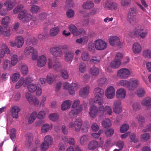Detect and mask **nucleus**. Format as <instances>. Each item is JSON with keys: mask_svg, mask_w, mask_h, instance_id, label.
<instances>
[{"mask_svg": "<svg viewBox=\"0 0 151 151\" xmlns=\"http://www.w3.org/2000/svg\"><path fill=\"white\" fill-rule=\"evenodd\" d=\"M129 128V126L127 124H123L120 128V131L122 133H124L128 130Z\"/></svg>", "mask_w": 151, "mask_h": 151, "instance_id": "nucleus-47", "label": "nucleus"}, {"mask_svg": "<svg viewBox=\"0 0 151 151\" xmlns=\"http://www.w3.org/2000/svg\"><path fill=\"white\" fill-rule=\"evenodd\" d=\"M26 139L27 140L25 142V147L26 148L30 149L33 146V144L31 141V136L30 135H28Z\"/></svg>", "mask_w": 151, "mask_h": 151, "instance_id": "nucleus-27", "label": "nucleus"}, {"mask_svg": "<svg viewBox=\"0 0 151 151\" xmlns=\"http://www.w3.org/2000/svg\"><path fill=\"white\" fill-rule=\"evenodd\" d=\"M37 113L36 111H34L31 114L29 119L28 122L30 124L32 123L37 117Z\"/></svg>", "mask_w": 151, "mask_h": 151, "instance_id": "nucleus-42", "label": "nucleus"}, {"mask_svg": "<svg viewBox=\"0 0 151 151\" xmlns=\"http://www.w3.org/2000/svg\"><path fill=\"white\" fill-rule=\"evenodd\" d=\"M74 14V11L72 9H68L66 12V15L67 17L70 18L73 17Z\"/></svg>", "mask_w": 151, "mask_h": 151, "instance_id": "nucleus-60", "label": "nucleus"}, {"mask_svg": "<svg viewBox=\"0 0 151 151\" xmlns=\"http://www.w3.org/2000/svg\"><path fill=\"white\" fill-rule=\"evenodd\" d=\"M98 109L97 107L94 105H92L91 107L89 114L91 117L95 118L97 114Z\"/></svg>", "mask_w": 151, "mask_h": 151, "instance_id": "nucleus-17", "label": "nucleus"}, {"mask_svg": "<svg viewBox=\"0 0 151 151\" xmlns=\"http://www.w3.org/2000/svg\"><path fill=\"white\" fill-rule=\"evenodd\" d=\"M94 92L95 94L96 95L94 99V102H97L98 101V100H99L100 101V103L102 102L103 99L102 97L104 95V90L98 87L94 89Z\"/></svg>", "mask_w": 151, "mask_h": 151, "instance_id": "nucleus-3", "label": "nucleus"}, {"mask_svg": "<svg viewBox=\"0 0 151 151\" xmlns=\"http://www.w3.org/2000/svg\"><path fill=\"white\" fill-rule=\"evenodd\" d=\"M50 128V126L48 124H44L42 127L41 131L43 133H45L48 131Z\"/></svg>", "mask_w": 151, "mask_h": 151, "instance_id": "nucleus-56", "label": "nucleus"}, {"mask_svg": "<svg viewBox=\"0 0 151 151\" xmlns=\"http://www.w3.org/2000/svg\"><path fill=\"white\" fill-rule=\"evenodd\" d=\"M145 93V90L142 88H139L137 91V95L140 97L143 96Z\"/></svg>", "mask_w": 151, "mask_h": 151, "instance_id": "nucleus-50", "label": "nucleus"}, {"mask_svg": "<svg viewBox=\"0 0 151 151\" xmlns=\"http://www.w3.org/2000/svg\"><path fill=\"white\" fill-rule=\"evenodd\" d=\"M81 58L83 60L86 61H88L90 58L88 53L87 52H85L82 53Z\"/></svg>", "mask_w": 151, "mask_h": 151, "instance_id": "nucleus-49", "label": "nucleus"}, {"mask_svg": "<svg viewBox=\"0 0 151 151\" xmlns=\"http://www.w3.org/2000/svg\"><path fill=\"white\" fill-rule=\"evenodd\" d=\"M52 139L50 136H46L44 138V142L49 145L52 144Z\"/></svg>", "mask_w": 151, "mask_h": 151, "instance_id": "nucleus-41", "label": "nucleus"}, {"mask_svg": "<svg viewBox=\"0 0 151 151\" xmlns=\"http://www.w3.org/2000/svg\"><path fill=\"white\" fill-rule=\"evenodd\" d=\"M117 4L114 2H107L105 4V8L109 9L114 10L116 9Z\"/></svg>", "mask_w": 151, "mask_h": 151, "instance_id": "nucleus-22", "label": "nucleus"}, {"mask_svg": "<svg viewBox=\"0 0 151 151\" xmlns=\"http://www.w3.org/2000/svg\"><path fill=\"white\" fill-rule=\"evenodd\" d=\"M16 3V0H6L4 5L7 8L8 10H11Z\"/></svg>", "mask_w": 151, "mask_h": 151, "instance_id": "nucleus-13", "label": "nucleus"}, {"mask_svg": "<svg viewBox=\"0 0 151 151\" xmlns=\"http://www.w3.org/2000/svg\"><path fill=\"white\" fill-rule=\"evenodd\" d=\"M32 16L27 13V10H24L19 12L18 15V19L22 22L27 26H32L34 24L33 22H30L32 19Z\"/></svg>", "mask_w": 151, "mask_h": 151, "instance_id": "nucleus-1", "label": "nucleus"}, {"mask_svg": "<svg viewBox=\"0 0 151 151\" xmlns=\"http://www.w3.org/2000/svg\"><path fill=\"white\" fill-rule=\"evenodd\" d=\"M138 81L137 80H133L131 82H129L127 88L129 90H134L138 86Z\"/></svg>", "mask_w": 151, "mask_h": 151, "instance_id": "nucleus-14", "label": "nucleus"}, {"mask_svg": "<svg viewBox=\"0 0 151 151\" xmlns=\"http://www.w3.org/2000/svg\"><path fill=\"white\" fill-rule=\"evenodd\" d=\"M60 30L58 27H54L51 29L49 32L50 35L52 37L56 36L59 33Z\"/></svg>", "mask_w": 151, "mask_h": 151, "instance_id": "nucleus-29", "label": "nucleus"}, {"mask_svg": "<svg viewBox=\"0 0 151 151\" xmlns=\"http://www.w3.org/2000/svg\"><path fill=\"white\" fill-rule=\"evenodd\" d=\"M130 72L126 68H123L119 70L117 72V75L123 78H126L130 75Z\"/></svg>", "mask_w": 151, "mask_h": 151, "instance_id": "nucleus-8", "label": "nucleus"}, {"mask_svg": "<svg viewBox=\"0 0 151 151\" xmlns=\"http://www.w3.org/2000/svg\"><path fill=\"white\" fill-rule=\"evenodd\" d=\"M98 101L97 102H94L96 103H98V104L99 105V111L101 112L102 113H103L104 111L105 110V109L104 108V106L103 105H102L103 103H104L103 100V99L102 102L101 103H100V101L99 100H98Z\"/></svg>", "mask_w": 151, "mask_h": 151, "instance_id": "nucleus-51", "label": "nucleus"}, {"mask_svg": "<svg viewBox=\"0 0 151 151\" xmlns=\"http://www.w3.org/2000/svg\"><path fill=\"white\" fill-rule=\"evenodd\" d=\"M121 63V62L119 61H117L115 60L112 61L110 63L111 67L114 68H116L120 66Z\"/></svg>", "mask_w": 151, "mask_h": 151, "instance_id": "nucleus-33", "label": "nucleus"}, {"mask_svg": "<svg viewBox=\"0 0 151 151\" xmlns=\"http://www.w3.org/2000/svg\"><path fill=\"white\" fill-rule=\"evenodd\" d=\"M15 42L17 47L20 48L23 45L24 43V40L22 36H18L16 38Z\"/></svg>", "mask_w": 151, "mask_h": 151, "instance_id": "nucleus-21", "label": "nucleus"}, {"mask_svg": "<svg viewBox=\"0 0 151 151\" xmlns=\"http://www.w3.org/2000/svg\"><path fill=\"white\" fill-rule=\"evenodd\" d=\"M94 4L91 1L85 2L82 5V7L84 9H90L94 6Z\"/></svg>", "mask_w": 151, "mask_h": 151, "instance_id": "nucleus-24", "label": "nucleus"}, {"mask_svg": "<svg viewBox=\"0 0 151 151\" xmlns=\"http://www.w3.org/2000/svg\"><path fill=\"white\" fill-rule=\"evenodd\" d=\"M11 34L10 29L4 28L2 25L0 26V35L3 34L5 36H9Z\"/></svg>", "mask_w": 151, "mask_h": 151, "instance_id": "nucleus-16", "label": "nucleus"}, {"mask_svg": "<svg viewBox=\"0 0 151 151\" xmlns=\"http://www.w3.org/2000/svg\"><path fill=\"white\" fill-rule=\"evenodd\" d=\"M46 81L49 84H51L53 83L54 79L51 74L49 73L47 76Z\"/></svg>", "mask_w": 151, "mask_h": 151, "instance_id": "nucleus-54", "label": "nucleus"}, {"mask_svg": "<svg viewBox=\"0 0 151 151\" xmlns=\"http://www.w3.org/2000/svg\"><path fill=\"white\" fill-rule=\"evenodd\" d=\"M132 49L134 53L135 54L139 53L142 50L141 46L137 42L135 43L133 45Z\"/></svg>", "mask_w": 151, "mask_h": 151, "instance_id": "nucleus-19", "label": "nucleus"}, {"mask_svg": "<svg viewBox=\"0 0 151 151\" xmlns=\"http://www.w3.org/2000/svg\"><path fill=\"white\" fill-rule=\"evenodd\" d=\"M137 13V11L135 8L132 7L131 8L129 11L128 16H134V14H136Z\"/></svg>", "mask_w": 151, "mask_h": 151, "instance_id": "nucleus-53", "label": "nucleus"}, {"mask_svg": "<svg viewBox=\"0 0 151 151\" xmlns=\"http://www.w3.org/2000/svg\"><path fill=\"white\" fill-rule=\"evenodd\" d=\"M32 81V77L29 76H28L25 79L22 78L17 82L16 85V88H19L22 86H23L24 87H26L30 84L29 83H31Z\"/></svg>", "mask_w": 151, "mask_h": 151, "instance_id": "nucleus-2", "label": "nucleus"}, {"mask_svg": "<svg viewBox=\"0 0 151 151\" xmlns=\"http://www.w3.org/2000/svg\"><path fill=\"white\" fill-rule=\"evenodd\" d=\"M142 104L143 106H148L151 105V98H146L142 101Z\"/></svg>", "mask_w": 151, "mask_h": 151, "instance_id": "nucleus-37", "label": "nucleus"}, {"mask_svg": "<svg viewBox=\"0 0 151 151\" xmlns=\"http://www.w3.org/2000/svg\"><path fill=\"white\" fill-rule=\"evenodd\" d=\"M27 86L29 91L31 93L34 92L37 89V85L34 84H30Z\"/></svg>", "mask_w": 151, "mask_h": 151, "instance_id": "nucleus-35", "label": "nucleus"}, {"mask_svg": "<svg viewBox=\"0 0 151 151\" xmlns=\"http://www.w3.org/2000/svg\"><path fill=\"white\" fill-rule=\"evenodd\" d=\"M24 52L27 55H31L32 56V59L36 60L38 56L37 51L34 49L33 47L30 46L26 48Z\"/></svg>", "mask_w": 151, "mask_h": 151, "instance_id": "nucleus-5", "label": "nucleus"}, {"mask_svg": "<svg viewBox=\"0 0 151 151\" xmlns=\"http://www.w3.org/2000/svg\"><path fill=\"white\" fill-rule=\"evenodd\" d=\"M29 102L30 104H34V105H38L39 103V101L37 98H32Z\"/></svg>", "mask_w": 151, "mask_h": 151, "instance_id": "nucleus-64", "label": "nucleus"}, {"mask_svg": "<svg viewBox=\"0 0 151 151\" xmlns=\"http://www.w3.org/2000/svg\"><path fill=\"white\" fill-rule=\"evenodd\" d=\"M116 96L119 99H124L126 96L125 90L123 88L118 89L116 92Z\"/></svg>", "mask_w": 151, "mask_h": 151, "instance_id": "nucleus-18", "label": "nucleus"}, {"mask_svg": "<svg viewBox=\"0 0 151 151\" xmlns=\"http://www.w3.org/2000/svg\"><path fill=\"white\" fill-rule=\"evenodd\" d=\"M113 110L114 112L116 114H119L122 111V106L117 107L115 106V107H113Z\"/></svg>", "mask_w": 151, "mask_h": 151, "instance_id": "nucleus-63", "label": "nucleus"}, {"mask_svg": "<svg viewBox=\"0 0 151 151\" xmlns=\"http://www.w3.org/2000/svg\"><path fill=\"white\" fill-rule=\"evenodd\" d=\"M127 20L132 25H134L137 23L136 19L133 16H127Z\"/></svg>", "mask_w": 151, "mask_h": 151, "instance_id": "nucleus-36", "label": "nucleus"}, {"mask_svg": "<svg viewBox=\"0 0 151 151\" xmlns=\"http://www.w3.org/2000/svg\"><path fill=\"white\" fill-rule=\"evenodd\" d=\"M82 124V121L81 119H76L74 123L70 122L68 124V127L69 128H73L74 127L75 130L76 131H79L80 130Z\"/></svg>", "mask_w": 151, "mask_h": 151, "instance_id": "nucleus-4", "label": "nucleus"}, {"mask_svg": "<svg viewBox=\"0 0 151 151\" xmlns=\"http://www.w3.org/2000/svg\"><path fill=\"white\" fill-rule=\"evenodd\" d=\"M71 106V101L69 100L66 101L61 105V108L62 110L65 111L70 108Z\"/></svg>", "mask_w": 151, "mask_h": 151, "instance_id": "nucleus-25", "label": "nucleus"}, {"mask_svg": "<svg viewBox=\"0 0 151 151\" xmlns=\"http://www.w3.org/2000/svg\"><path fill=\"white\" fill-rule=\"evenodd\" d=\"M136 30V36L139 37L141 38H145L147 35V32H143V30L141 29H137Z\"/></svg>", "mask_w": 151, "mask_h": 151, "instance_id": "nucleus-26", "label": "nucleus"}, {"mask_svg": "<svg viewBox=\"0 0 151 151\" xmlns=\"http://www.w3.org/2000/svg\"><path fill=\"white\" fill-rule=\"evenodd\" d=\"M88 140V136L86 135H84L81 137L80 142L81 145H83Z\"/></svg>", "mask_w": 151, "mask_h": 151, "instance_id": "nucleus-46", "label": "nucleus"}, {"mask_svg": "<svg viewBox=\"0 0 151 151\" xmlns=\"http://www.w3.org/2000/svg\"><path fill=\"white\" fill-rule=\"evenodd\" d=\"M50 51L51 54L55 57H60L63 55L61 49L58 47H55L50 48Z\"/></svg>", "mask_w": 151, "mask_h": 151, "instance_id": "nucleus-7", "label": "nucleus"}, {"mask_svg": "<svg viewBox=\"0 0 151 151\" xmlns=\"http://www.w3.org/2000/svg\"><path fill=\"white\" fill-rule=\"evenodd\" d=\"M49 117L50 120L56 121L58 120L59 116L56 113H53L50 114L49 115Z\"/></svg>", "mask_w": 151, "mask_h": 151, "instance_id": "nucleus-45", "label": "nucleus"}, {"mask_svg": "<svg viewBox=\"0 0 151 151\" xmlns=\"http://www.w3.org/2000/svg\"><path fill=\"white\" fill-rule=\"evenodd\" d=\"M69 29L73 35H76L79 34L78 32L76 27L74 25H70L69 27Z\"/></svg>", "mask_w": 151, "mask_h": 151, "instance_id": "nucleus-34", "label": "nucleus"}, {"mask_svg": "<svg viewBox=\"0 0 151 151\" xmlns=\"http://www.w3.org/2000/svg\"><path fill=\"white\" fill-rule=\"evenodd\" d=\"M10 20V18L8 17H5L2 19L1 24L4 28L10 29L8 25L9 23Z\"/></svg>", "mask_w": 151, "mask_h": 151, "instance_id": "nucleus-23", "label": "nucleus"}, {"mask_svg": "<svg viewBox=\"0 0 151 151\" xmlns=\"http://www.w3.org/2000/svg\"><path fill=\"white\" fill-rule=\"evenodd\" d=\"M105 93L108 99L113 98L115 95V90L113 87L112 86L109 87L106 91Z\"/></svg>", "mask_w": 151, "mask_h": 151, "instance_id": "nucleus-10", "label": "nucleus"}, {"mask_svg": "<svg viewBox=\"0 0 151 151\" xmlns=\"http://www.w3.org/2000/svg\"><path fill=\"white\" fill-rule=\"evenodd\" d=\"M47 60L46 57L44 55L39 56L37 60V65L41 68L44 66L46 64Z\"/></svg>", "mask_w": 151, "mask_h": 151, "instance_id": "nucleus-12", "label": "nucleus"}, {"mask_svg": "<svg viewBox=\"0 0 151 151\" xmlns=\"http://www.w3.org/2000/svg\"><path fill=\"white\" fill-rule=\"evenodd\" d=\"M40 9V7L36 5H33L30 9L31 11L33 13H36L39 12Z\"/></svg>", "mask_w": 151, "mask_h": 151, "instance_id": "nucleus-48", "label": "nucleus"}, {"mask_svg": "<svg viewBox=\"0 0 151 151\" xmlns=\"http://www.w3.org/2000/svg\"><path fill=\"white\" fill-rule=\"evenodd\" d=\"M61 76L65 79H67L69 77V75L67 70L63 69L60 71Z\"/></svg>", "mask_w": 151, "mask_h": 151, "instance_id": "nucleus-38", "label": "nucleus"}, {"mask_svg": "<svg viewBox=\"0 0 151 151\" xmlns=\"http://www.w3.org/2000/svg\"><path fill=\"white\" fill-rule=\"evenodd\" d=\"M150 138L149 133H145L141 136V138L142 141H145L148 140Z\"/></svg>", "mask_w": 151, "mask_h": 151, "instance_id": "nucleus-55", "label": "nucleus"}, {"mask_svg": "<svg viewBox=\"0 0 151 151\" xmlns=\"http://www.w3.org/2000/svg\"><path fill=\"white\" fill-rule=\"evenodd\" d=\"M70 88V86L69 85L68 83H66L64 84V89L68 90L69 93L70 94L73 95L74 94V90H71Z\"/></svg>", "mask_w": 151, "mask_h": 151, "instance_id": "nucleus-39", "label": "nucleus"}, {"mask_svg": "<svg viewBox=\"0 0 151 151\" xmlns=\"http://www.w3.org/2000/svg\"><path fill=\"white\" fill-rule=\"evenodd\" d=\"M143 55L145 57L151 58V50H146L143 52Z\"/></svg>", "mask_w": 151, "mask_h": 151, "instance_id": "nucleus-59", "label": "nucleus"}, {"mask_svg": "<svg viewBox=\"0 0 151 151\" xmlns=\"http://www.w3.org/2000/svg\"><path fill=\"white\" fill-rule=\"evenodd\" d=\"M55 64L53 65V69L56 71H59L61 69L62 66L61 63L58 61H54Z\"/></svg>", "mask_w": 151, "mask_h": 151, "instance_id": "nucleus-31", "label": "nucleus"}, {"mask_svg": "<svg viewBox=\"0 0 151 151\" xmlns=\"http://www.w3.org/2000/svg\"><path fill=\"white\" fill-rule=\"evenodd\" d=\"M95 48L97 50H103L107 47L106 43L101 39L97 40L95 42Z\"/></svg>", "mask_w": 151, "mask_h": 151, "instance_id": "nucleus-6", "label": "nucleus"}, {"mask_svg": "<svg viewBox=\"0 0 151 151\" xmlns=\"http://www.w3.org/2000/svg\"><path fill=\"white\" fill-rule=\"evenodd\" d=\"M109 42L110 45L113 46L121 47L122 46L119 39L116 36L111 37L109 40Z\"/></svg>", "mask_w": 151, "mask_h": 151, "instance_id": "nucleus-9", "label": "nucleus"}, {"mask_svg": "<svg viewBox=\"0 0 151 151\" xmlns=\"http://www.w3.org/2000/svg\"><path fill=\"white\" fill-rule=\"evenodd\" d=\"M104 132L107 137H109L113 135L114 133V130L112 128L109 129L104 131Z\"/></svg>", "mask_w": 151, "mask_h": 151, "instance_id": "nucleus-43", "label": "nucleus"}, {"mask_svg": "<svg viewBox=\"0 0 151 151\" xmlns=\"http://www.w3.org/2000/svg\"><path fill=\"white\" fill-rule=\"evenodd\" d=\"M47 14L45 12H42L40 13L39 15V18L40 20H44L46 18Z\"/></svg>", "mask_w": 151, "mask_h": 151, "instance_id": "nucleus-62", "label": "nucleus"}, {"mask_svg": "<svg viewBox=\"0 0 151 151\" xmlns=\"http://www.w3.org/2000/svg\"><path fill=\"white\" fill-rule=\"evenodd\" d=\"M20 111V109L17 106H15L12 108L11 113L13 118L16 119L18 117V112Z\"/></svg>", "mask_w": 151, "mask_h": 151, "instance_id": "nucleus-20", "label": "nucleus"}, {"mask_svg": "<svg viewBox=\"0 0 151 151\" xmlns=\"http://www.w3.org/2000/svg\"><path fill=\"white\" fill-rule=\"evenodd\" d=\"M64 58L67 62H70L73 59L74 57V53L70 51H64Z\"/></svg>", "mask_w": 151, "mask_h": 151, "instance_id": "nucleus-11", "label": "nucleus"}, {"mask_svg": "<svg viewBox=\"0 0 151 151\" xmlns=\"http://www.w3.org/2000/svg\"><path fill=\"white\" fill-rule=\"evenodd\" d=\"M89 87L86 86L81 89L79 91V94L81 96L84 97L89 93Z\"/></svg>", "mask_w": 151, "mask_h": 151, "instance_id": "nucleus-28", "label": "nucleus"}, {"mask_svg": "<svg viewBox=\"0 0 151 151\" xmlns=\"http://www.w3.org/2000/svg\"><path fill=\"white\" fill-rule=\"evenodd\" d=\"M20 77L19 73L18 72L13 74L12 77V81L13 82H16L18 81Z\"/></svg>", "mask_w": 151, "mask_h": 151, "instance_id": "nucleus-52", "label": "nucleus"}, {"mask_svg": "<svg viewBox=\"0 0 151 151\" xmlns=\"http://www.w3.org/2000/svg\"><path fill=\"white\" fill-rule=\"evenodd\" d=\"M81 109H78L77 108H73L70 111L69 114V117L73 119L76 117L77 115L80 112Z\"/></svg>", "mask_w": 151, "mask_h": 151, "instance_id": "nucleus-15", "label": "nucleus"}, {"mask_svg": "<svg viewBox=\"0 0 151 151\" xmlns=\"http://www.w3.org/2000/svg\"><path fill=\"white\" fill-rule=\"evenodd\" d=\"M102 124L105 128L110 127L112 124L110 120L109 119H106L103 120L102 122Z\"/></svg>", "mask_w": 151, "mask_h": 151, "instance_id": "nucleus-32", "label": "nucleus"}, {"mask_svg": "<svg viewBox=\"0 0 151 151\" xmlns=\"http://www.w3.org/2000/svg\"><path fill=\"white\" fill-rule=\"evenodd\" d=\"M98 145V143L97 141H91L88 145V149L90 150H93L97 147Z\"/></svg>", "mask_w": 151, "mask_h": 151, "instance_id": "nucleus-30", "label": "nucleus"}, {"mask_svg": "<svg viewBox=\"0 0 151 151\" xmlns=\"http://www.w3.org/2000/svg\"><path fill=\"white\" fill-rule=\"evenodd\" d=\"M24 8V6L22 4H20L16 6L13 10V13L16 14L18 12L22 11Z\"/></svg>", "mask_w": 151, "mask_h": 151, "instance_id": "nucleus-40", "label": "nucleus"}, {"mask_svg": "<svg viewBox=\"0 0 151 151\" xmlns=\"http://www.w3.org/2000/svg\"><path fill=\"white\" fill-rule=\"evenodd\" d=\"M10 137L13 141H14L16 138V130L14 128H12L11 130Z\"/></svg>", "mask_w": 151, "mask_h": 151, "instance_id": "nucleus-57", "label": "nucleus"}, {"mask_svg": "<svg viewBox=\"0 0 151 151\" xmlns=\"http://www.w3.org/2000/svg\"><path fill=\"white\" fill-rule=\"evenodd\" d=\"M21 70L23 76L26 75L28 73V68L26 66H22Z\"/></svg>", "mask_w": 151, "mask_h": 151, "instance_id": "nucleus-58", "label": "nucleus"}, {"mask_svg": "<svg viewBox=\"0 0 151 151\" xmlns=\"http://www.w3.org/2000/svg\"><path fill=\"white\" fill-rule=\"evenodd\" d=\"M17 55H14L12 57L11 60V64L12 65H15L17 62Z\"/></svg>", "mask_w": 151, "mask_h": 151, "instance_id": "nucleus-61", "label": "nucleus"}, {"mask_svg": "<svg viewBox=\"0 0 151 151\" xmlns=\"http://www.w3.org/2000/svg\"><path fill=\"white\" fill-rule=\"evenodd\" d=\"M90 71L92 75L95 76H97L99 73L98 68L95 67H93L91 69Z\"/></svg>", "mask_w": 151, "mask_h": 151, "instance_id": "nucleus-44", "label": "nucleus"}]
</instances>
